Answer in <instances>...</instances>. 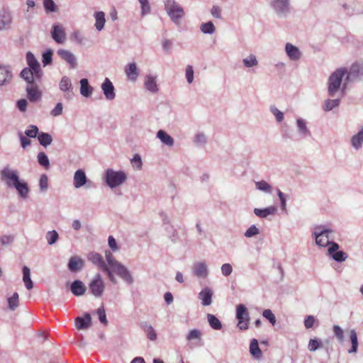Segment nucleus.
<instances>
[{
  "instance_id": "nucleus-40",
  "label": "nucleus",
  "mask_w": 363,
  "mask_h": 363,
  "mask_svg": "<svg viewBox=\"0 0 363 363\" xmlns=\"http://www.w3.org/2000/svg\"><path fill=\"white\" fill-rule=\"evenodd\" d=\"M351 143L353 147L359 150L363 143V127L362 128L351 138Z\"/></svg>"
},
{
  "instance_id": "nucleus-25",
  "label": "nucleus",
  "mask_w": 363,
  "mask_h": 363,
  "mask_svg": "<svg viewBox=\"0 0 363 363\" xmlns=\"http://www.w3.org/2000/svg\"><path fill=\"white\" fill-rule=\"evenodd\" d=\"M213 295V292L212 289L208 287H205L199 293L198 297L201 301V304L203 306H208L212 303Z\"/></svg>"
},
{
  "instance_id": "nucleus-59",
  "label": "nucleus",
  "mask_w": 363,
  "mask_h": 363,
  "mask_svg": "<svg viewBox=\"0 0 363 363\" xmlns=\"http://www.w3.org/2000/svg\"><path fill=\"white\" fill-rule=\"evenodd\" d=\"M96 313L98 314L99 321L102 324L107 325L108 320L106 319V315L105 309L104 308V307L101 306V307L99 308L96 311Z\"/></svg>"
},
{
  "instance_id": "nucleus-54",
  "label": "nucleus",
  "mask_w": 363,
  "mask_h": 363,
  "mask_svg": "<svg viewBox=\"0 0 363 363\" xmlns=\"http://www.w3.org/2000/svg\"><path fill=\"white\" fill-rule=\"evenodd\" d=\"M40 190L42 192H45L48 189V177L46 174H43L40 176L39 181Z\"/></svg>"
},
{
  "instance_id": "nucleus-27",
  "label": "nucleus",
  "mask_w": 363,
  "mask_h": 363,
  "mask_svg": "<svg viewBox=\"0 0 363 363\" xmlns=\"http://www.w3.org/2000/svg\"><path fill=\"white\" fill-rule=\"evenodd\" d=\"M84 260L78 256H73L68 263V269L72 272L80 271L84 266Z\"/></svg>"
},
{
  "instance_id": "nucleus-26",
  "label": "nucleus",
  "mask_w": 363,
  "mask_h": 363,
  "mask_svg": "<svg viewBox=\"0 0 363 363\" xmlns=\"http://www.w3.org/2000/svg\"><path fill=\"white\" fill-rule=\"evenodd\" d=\"M13 75L9 66H0V86L11 82Z\"/></svg>"
},
{
  "instance_id": "nucleus-61",
  "label": "nucleus",
  "mask_w": 363,
  "mask_h": 363,
  "mask_svg": "<svg viewBox=\"0 0 363 363\" xmlns=\"http://www.w3.org/2000/svg\"><path fill=\"white\" fill-rule=\"evenodd\" d=\"M259 233V229L255 225H252L245 233L246 238H252Z\"/></svg>"
},
{
  "instance_id": "nucleus-23",
  "label": "nucleus",
  "mask_w": 363,
  "mask_h": 363,
  "mask_svg": "<svg viewBox=\"0 0 363 363\" xmlns=\"http://www.w3.org/2000/svg\"><path fill=\"white\" fill-rule=\"evenodd\" d=\"M74 322L77 330H87L91 325V317L89 313H85L84 317H77Z\"/></svg>"
},
{
  "instance_id": "nucleus-35",
  "label": "nucleus",
  "mask_w": 363,
  "mask_h": 363,
  "mask_svg": "<svg viewBox=\"0 0 363 363\" xmlns=\"http://www.w3.org/2000/svg\"><path fill=\"white\" fill-rule=\"evenodd\" d=\"M88 259L93 264L98 265L99 269L104 270V266H108L103 260L102 256L96 252H90L88 255Z\"/></svg>"
},
{
  "instance_id": "nucleus-22",
  "label": "nucleus",
  "mask_w": 363,
  "mask_h": 363,
  "mask_svg": "<svg viewBox=\"0 0 363 363\" xmlns=\"http://www.w3.org/2000/svg\"><path fill=\"white\" fill-rule=\"evenodd\" d=\"M363 77V62L353 63L347 73V79Z\"/></svg>"
},
{
  "instance_id": "nucleus-46",
  "label": "nucleus",
  "mask_w": 363,
  "mask_h": 363,
  "mask_svg": "<svg viewBox=\"0 0 363 363\" xmlns=\"http://www.w3.org/2000/svg\"><path fill=\"white\" fill-rule=\"evenodd\" d=\"M200 29L204 34H213L216 31L215 26L211 21L201 23Z\"/></svg>"
},
{
  "instance_id": "nucleus-53",
  "label": "nucleus",
  "mask_w": 363,
  "mask_h": 363,
  "mask_svg": "<svg viewBox=\"0 0 363 363\" xmlns=\"http://www.w3.org/2000/svg\"><path fill=\"white\" fill-rule=\"evenodd\" d=\"M141 7V15L145 16L150 13L151 8L149 4V0H138Z\"/></svg>"
},
{
  "instance_id": "nucleus-33",
  "label": "nucleus",
  "mask_w": 363,
  "mask_h": 363,
  "mask_svg": "<svg viewBox=\"0 0 363 363\" xmlns=\"http://www.w3.org/2000/svg\"><path fill=\"white\" fill-rule=\"evenodd\" d=\"M277 211L276 207L271 206L269 207H267L265 208H255L254 209V213L262 218H265L268 216L274 215Z\"/></svg>"
},
{
  "instance_id": "nucleus-30",
  "label": "nucleus",
  "mask_w": 363,
  "mask_h": 363,
  "mask_svg": "<svg viewBox=\"0 0 363 363\" xmlns=\"http://www.w3.org/2000/svg\"><path fill=\"white\" fill-rule=\"evenodd\" d=\"M28 98L30 101L35 102L40 99L41 92L39 91L37 86L33 84H28L26 87Z\"/></svg>"
},
{
  "instance_id": "nucleus-41",
  "label": "nucleus",
  "mask_w": 363,
  "mask_h": 363,
  "mask_svg": "<svg viewBox=\"0 0 363 363\" xmlns=\"http://www.w3.org/2000/svg\"><path fill=\"white\" fill-rule=\"evenodd\" d=\"M242 63L245 67L252 68L258 66V60L254 54H250L242 59Z\"/></svg>"
},
{
  "instance_id": "nucleus-52",
  "label": "nucleus",
  "mask_w": 363,
  "mask_h": 363,
  "mask_svg": "<svg viewBox=\"0 0 363 363\" xmlns=\"http://www.w3.org/2000/svg\"><path fill=\"white\" fill-rule=\"evenodd\" d=\"M27 9L25 13V17L27 19H30L33 17V9L35 6V3L33 0H26Z\"/></svg>"
},
{
  "instance_id": "nucleus-48",
  "label": "nucleus",
  "mask_w": 363,
  "mask_h": 363,
  "mask_svg": "<svg viewBox=\"0 0 363 363\" xmlns=\"http://www.w3.org/2000/svg\"><path fill=\"white\" fill-rule=\"evenodd\" d=\"M38 162L39 164L45 167V169H48L50 167V161L46 155V154L43 152H40L38 154L37 156Z\"/></svg>"
},
{
  "instance_id": "nucleus-16",
  "label": "nucleus",
  "mask_w": 363,
  "mask_h": 363,
  "mask_svg": "<svg viewBox=\"0 0 363 363\" xmlns=\"http://www.w3.org/2000/svg\"><path fill=\"white\" fill-rule=\"evenodd\" d=\"M101 90L105 98L108 101H112L116 98L115 88L108 78H106L101 85Z\"/></svg>"
},
{
  "instance_id": "nucleus-7",
  "label": "nucleus",
  "mask_w": 363,
  "mask_h": 363,
  "mask_svg": "<svg viewBox=\"0 0 363 363\" xmlns=\"http://www.w3.org/2000/svg\"><path fill=\"white\" fill-rule=\"evenodd\" d=\"M236 318L238 320L237 326L240 330H246L248 329L250 315L247 308L244 305L239 304L237 306Z\"/></svg>"
},
{
  "instance_id": "nucleus-44",
  "label": "nucleus",
  "mask_w": 363,
  "mask_h": 363,
  "mask_svg": "<svg viewBox=\"0 0 363 363\" xmlns=\"http://www.w3.org/2000/svg\"><path fill=\"white\" fill-rule=\"evenodd\" d=\"M207 319L211 327L214 330H220L222 328L221 322L213 314H207Z\"/></svg>"
},
{
  "instance_id": "nucleus-2",
  "label": "nucleus",
  "mask_w": 363,
  "mask_h": 363,
  "mask_svg": "<svg viewBox=\"0 0 363 363\" xmlns=\"http://www.w3.org/2000/svg\"><path fill=\"white\" fill-rule=\"evenodd\" d=\"M164 9L171 21L176 25H179L185 15L182 6L175 0H165Z\"/></svg>"
},
{
  "instance_id": "nucleus-8",
  "label": "nucleus",
  "mask_w": 363,
  "mask_h": 363,
  "mask_svg": "<svg viewBox=\"0 0 363 363\" xmlns=\"http://www.w3.org/2000/svg\"><path fill=\"white\" fill-rule=\"evenodd\" d=\"M8 189H15L18 196L23 200L27 199L29 196L30 189L28 184L24 179H21V177L17 179V182H13L9 186Z\"/></svg>"
},
{
  "instance_id": "nucleus-24",
  "label": "nucleus",
  "mask_w": 363,
  "mask_h": 363,
  "mask_svg": "<svg viewBox=\"0 0 363 363\" xmlns=\"http://www.w3.org/2000/svg\"><path fill=\"white\" fill-rule=\"evenodd\" d=\"M87 177L84 170L77 169L74 174L73 185L76 189H79L87 183Z\"/></svg>"
},
{
  "instance_id": "nucleus-36",
  "label": "nucleus",
  "mask_w": 363,
  "mask_h": 363,
  "mask_svg": "<svg viewBox=\"0 0 363 363\" xmlns=\"http://www.w3.org/2000/svg\"><path fill=\"white\" fill-rule=\"evenodd\" d=\"M20 76L28 83V84H33L34 80L36 79L35 72L28 67L24 68L21 71Z\"/></svg>"
},
{
  "instance_id": "nucleus-19",
  "label": "nucleus",
  "mask_w": 363,
  "mask_h": 363,
  "mask_svg": "<svg viewBox=\"0 0 363 363\" xmlns=\"http://www.w3.org/2000/svg\"><path fill=\"white\" fill-rule=\"evenodd\" d=\"M285 52L289 59L292 61H298L302 57V52L299 48L291 43H286Z\"/></svg>"
},
{
  "instance_id": "nucleus-63",
  "label": "nucleus",
  "mask_w": 363,
  "mask_h": 363,
  "mask_svg": "<svg viewBox=\"0 0 363 363\" xmlns=\"http://www.w3.org/2000/svg\"><path fill=\"white\" fill-rule=\"evenodd\" d=\"M221 12H222L221 8L216 5L213 6L211 9V14L215 18H218V19L222 18Z\"/></svg>"
},
{
  "instance_id": "nucleus-64",
  "label": "nucleus",
  "mask_w": 363,
  "mask_h": 363,
  "mask_svg": "<svg viewBox=\"0 0 363 363\" xmlns=\"http://www.w3.org/2000/svg\"><path fill=\"white\" fill-rule=\"evenodd\" d=\"M263 316L267 318V320H269V321L272 324V325H274L275 323H276V317L275 315H274V313L272 312L271 310L269 309H265L264 311H263V313H262Z\"/></svg>"
},
{
  "instance_id": "nucleus-39",
  "label": "nucleus",
  "mask_w": 363,
  "mask_h": 363,
  "mask_svg": "<svg viewBox=\"0 0 363 363\" xmlns=\"http://www.w3.org/2000/svg\"><path fill=\"white\" fill-rule=\"evenodd\" d=\"M23 271V281L26 288L30 290L33 287V283L30 278V270L27 266H24L22 269Z\"/></svg>"
},
{
  "instance_id": "nucleus-4",
  "label": "nucleus",
  "mask_w": 363,
  "mask_h": 363,
  "mask_svg": "<svg viewBox=\"0 0 363 363\" xmlns=\"http://www.w3.org/2000/svg\"><path fill=\"white\" fill-rule=\"evenodd\" d=\"M333 230L325 225L315 226L313 232V235L315 237V244L319 247L330 246L333 242L330 240L332 239L331 234Z\"/></svg>"
},
{
  "instance_id": "nucleus-14",
  "label": "nucleus",
  "mask_w": 363,
  "mask_h": 363,
  "mask_svg": "<svg viewBox=\"0 0 363 363\" xmlns=\"http://www.w3.org/2000/svg\"><path fill=\"white\" fill-rule=\"evenodd\" d=\"M51 36L55 43L63 44L66 40V33L65 28L60 23H55L52 26Z\"/></svg>"
},
{
  "instance_id": "nucleus-56",
  "label": "nucleus",
  "mask_w": 363,
  "mask_h": 363,
  "mask_svg": "<svg viewBox=\"0 0 363 363\" xmlns=\"http://www.w3.org/2000/svg\"><path fill=\"white\" fill-rule=\"evenodd\" d=\"M43 6L46 11L50 12H56L57 6L53 0H43Z\"/></svg>"
},
{
  "instance_id": "nucleus-32",
  "label": "nucleus",
  "mask_w": 363,
  "mask_h": 363,
  "mask_svg": "<svg viewBox=\"0 0 363 363\" xmlns=\"http://www.w3.org/2000/svg\"><path fill=\"white\" fill-rule=\"evenodd\" d=\"M250 353L255 359H260L262 357V352L259 347L257 339H252L250 344Z\"/></svg>"
},
{
  "instance_id": "nucleus-45",
  "label": "nucleus",
  "mask_w": 363,
  "mask_h": 363,
  "mask_svg": "<svg viewBox=\"0 0 363 363\" xmlns=\"http://www.w3.org/2000/svg\"><path fill=\"white\" fill-rule=\"evenodd\" d=\"M256 188L267 194H271L272 192V187L267 182L262 180L255 182Z\"/></svg>"
},
{
  "instance_id": "nucleus-17",
  "label": "nucleus",
  "mask_w": 363,
  "mask_h": 363,
  "mask_svg": "<svg viewBox=\"0 0 363 363\" xmlns=\"http://www.w3.org/2000/svg\"><path fill=\"white\" fill-rule=\"evenodd\" d=\"M26 60L29 66L28 68L35 72V79H40L42 75L40 65L35 57L34 55L30 52H27Z\"/></svg>"
},
{
  "instance_id": "nucleus-15",
  "label": "nucleus",
  "mask_w": 363,
  "mask_h": 363,
  "mask_svg": "<svg viewBox=\"0 0 363 363\" xmlns=\"http://www.w3.org/2000/svg\"><path fill=\"white\" fill-rule=\"evenodd\" d=\"M57 53L61 59L69 64L70 68L75 69L77 67V57L71 51L65 49H59Z\"/></svg>"
},
{
  "instance_id": "nucleus-11",
  "label": "nucleus",
  "mask_w": 363,
  "mask_h": 363,
  "mask_svg": "<svg viewBox=\"0 0 363 363\" xmlns=\"http://www.w3.org/2000/svg\"><path fill=\"white\" fill-rule=\"evenodd\" d=\"M13 24V16L11 12L3 8L0 9V31L8 30L11 28Z\"/></svg>"
},
{
  "instance_id": "nucleus-62",
  "label": "nucleus",
  "mask_w": 363,
  "mask_h": 363,
  "mask_svg": "<svg viewBox=\"0 0 363 363\" xmlns=\"http://www.w3.org/2000/svg\"><path fill=\"white\" fill-rule=\"evenodd\" d=\"M321 346V343L317 339H311L308 342V348L311 352H315Z\"/></svg>"
},
{
  "instance_id": "nucleus-38",
  "label": "nucleus",
  "mask_w": 363,
  "mask_h": 363,
  "mask_svg": "<svg viewBox=\"0 0 363 363\" xmlns=\"http://www.w3.org/2000/svg\"><path fill=\"white\" fill-rule=\"evenodd\" d=\"M94 26L98 31L104 29L106 23L105 13L103 11H97L94 13Z\"/></svg>"
},
{
  "instance_id": "nucleus-20",
  "label": "nucleus",
  "mask_w": 363,
  "mask_h": 363,
  "mask_svg": "<svg viewBox=\"0 0 363 363\" xmlns=\"http://www.w3.org/2000/svg\"><path fill=\"white\" fill-rule=\"evenodd\" d=\"M192 272L198 278H206L208 275L206 263L205 262H195L192 267Z\"/></svg>"
},
{
  "instance_id": "nucleus-28",
  "label": "nucleus",
  "mask_w": 363,
  "mask_h": 363,
  "mask_svg": "<svg viewBox=\"0 0 363 363\" xmlns=\"http://www.w3.org/2000/svg\"><path fill=\"white\" fill-rule=\"evenodd\" d=\"M140 327L143 329L150 340L155 341L157 340V335L150 323L147 321L141 322Z\"/></svg>"
},
{
  "instance_id": "nucleus-42",
  "label": "nucleus",
  "mask_w": 363,
  "mask_h": 363,
  "mask_svg": "<svg viewBox=\"0 0 363 363\" xmlns=\"http://www.w3.org/2000/svg\"><path fill=\"white\" fill-rule=\"evenodd\" d=\"M38 140L39 143L45 147L50 145L52 142V136L49 133L43 132H41L38 134Z\"/></svg>"
},
{
  "instance_id": "nucleus-51",
  "label": "nucleus",
  "mask_w": 363,
  "mask_h": 363,
  "mask_svg": "<svg viewBox=\"0 0 363 363\" xmlns=\"http://www.w3.org/2000/svg\"><path fill=\"white\" fill-rule=\"evenodd\" d=\"M58 238H59V235H58L57 232L55 230L48 231L46 233V239H47L48 243L50 245L55 244L57 242V240H58Z\"/></svg>"
},
{
  "instance_id": "nucleus-5",
  "label": "nucleus",
  "mask_w": 363,
  "mask_h": 363,
  "mask_svg": "<svg viewBox=\"0 0 363 363\" xmlns=\"http://www.w3.org/2000/svg\"><path fill=\"white\" fill-rule=\"evenodd\" d=\"M104 179L106 184L113 189L122 185L127 180V175L123 171H116L113 169H107Z\"/></svg>"
},
{
  "instance_id": "nucleus-60",
  "label": "nucleus",
  "mask_w": 363,
  "mask_h": 363,
  "mask_svg": "<svg viewBox=\"0 0 363 363\" xmlns=\"http://www.w3.org/2000/svg\"><path fill=\"white\" fill-rule=\"evenodd\" d=\"M201 336V333L200 330L197 329H193L189 331L188 335H186V340L189 341L196 340V339H200Z\"/></svg>"
},
{
  "instance_id": "nucleus-18",
  "label": "nucleus",
  "mask_w": 363,
  "mask_h": 363,
  "mask_svg": "<svg viewBox=\"0 0 363 363\" xmlns=\"http://www.w3.org/2000/svg\"><path fill=\"white\" fill-rule=\"evenodd\" d=\"M144 87L150 93L157 94L159 91L157 76L152 74H147L144 79Z\"/></svg>"
},
{
  "instance_id": "nucleus-31",
  "label": "nucleus",
  "mask_w": 363,
  "mask_h": 363,
  "mask_svg": "<svg viewBox=\"0 0 363 363\" xmlns=\"http://www.w3.org/2000/svg\"><path fill=\"white\" fill-rule=\"evenodd\" d=\"M80 84V94L86 98H89L91 96L94 88L89 85V81L87 79H82L79 81Z\"/></svg>"
},
{
  "instance_id": "nucleus-37",
  "label": "nucleus",
  "mask_w": 363,
  "mask_h": 363,
  "mask_svg": "<svg viewBox=\"0 0 363 363\" xmlns=\"http://www.w3.org/2000/svg\"><path fill=\"white\" fill-rule=\"evenodd\" d=\"M296 126L298 133L303 136L308 137L311 135V132L307 127L306 121L303 118H298L296 120Z\"/></svg>"
},
{
  "instance_id": "nucleus-10",
  "label": "nucleus",
  "mask_w": 363,
  "mask_h": 363,
  "mask_svg": "<svg viewBox=\"0 0 363 363\" xmlns=\"http://www.w3.org/2000/svg\"><path fill=\"white\" fill-rule=\"evenodd\" d=\"M271 5L281 17H286L290 13V0H272Z\"/></svg>"
},
{
  "instance_id": "nucleus-49",
  "label": "nucleus",
  "mask_w": 363,
  "mask_h": 363,
  "mask_svg": "<svg viewBox=\"0 0 363 363\" xmlns=\"http://www.w3.org/2000/svg\"><path fill=\"white\" fill-rule=\"evenodd\" d=\"M8 306L11 311H14L18 306V294L17 292L8 298Z\"/></svg>"
},
{
  "instance_id": "nucleus-55",
  "label": "nucleus",
  "mask_w": 363,
  "mask_h": 363,
  "mask_svg": "<svg viewBox=\"0 0 363 363\" xmlns=\"http://www.w3.org/2000/svg\"><path fill=\"white\" fill-rule=\"evenodd\" d=\"M38 128L35 125H30L28 129L25 131L26 136L29 138H35L39 134Z\"/></svg>"
},
{
  "instance_id": "nucleus-58",
  "label": "nucleus",
  "mask_w": 363,
  "mask_h": 363,
  "mask_svg": "<svg viewBox=\"0 0 363 363\" xmlns=\"http://www.w3.org/2000/svg\"><path fill=\"white\" fill-rule=\"evenodd\" d=\"M185 77L187 82L190 84L194 81V72L191 65H187L185 69Z\"/></svg>"
},
{
  "instance_id": "nucleus-12",
  "label": "nucleus",
  "mask_w": 363,
  "mask_h": 363,
  "mask_svg": "<svg viewBox=\"0 0 363 363\" xmlns=\"http://www.w3.org/2000/svg\"><path fill=\"white\" fill-rule=\"evenodd\" d=\"M59 89L63 92V96L67 100H71L74 96L73 86L71 79L64 76L59 83Z\"/></svg>"
},
{
  "instance_id": "nucleus-47",
  "label": "nucleus",
  "mask_w": 363,
  "mask_h": 363,
  "mask_svg": "<svg viewBox=\"0 0 363 363\" xmlns=\"http://www.w3.org/2000/svg\"><path fill=\"white\" fill-rule=\"evenodd\" d=\"M340 104V99H327L324 102L323 105V109L325 111H331L333 108L337 107Z\"/></svg>"
},
{
  "instance_id": "nucleus-9",
  "label": "nucleus",
  "mask_w": 363,
  "mask_h": 363,
  "mask_svg": "<svg viewBox=\"0 0 363 363\" xmlns=\"http://www.w3.org/2000/svg\"><path fill=\"white\" fill-rule=\"evenodd\" d=\"M89 288L91 294L95 297H101L102 296L105 284L100 274L95 275L94 278L89 283Z\"/></svg>"
},
{
  "instance_id": "nucleus-57",
  "label": "nucleus",
  "mask_w": 363,
  "mask_h": 363,
  "mask_svg": "<svg viewBox=\"0 0 363 363\" xmlns=\"http://www.w3.org/2000/svg\"><path fill=\"white\" fill-rule=\"evenodd\" d=\"M269 110L270 112L275 116L277 122L280 123L284 120V113L275 106H271Z\"/></svg>"
},
{
  "instance_id": "nucleus-21",
  "label": "nucleus",
  "mask_w": 363,
  "mask_h": 363,
  "mask_svg": "<svg viewBox=\"0 0 363 363\" xmlns=\"http://www.w3.org/2000/svg\"><path fill=\"white\" fill-rule=\"evenodd\" d=\"M124 71L128 80L132 82H136L139 76V69L135 62L127 64Z\"/></svg>"
},
{
  "instance_id": "nucleus-34",
  "label": "nucleus",
  "mask_w": 363,
  "mask_h": 363,
  "mask_svg": "<svg viewBox=\"0 0 363 363\" xmlns=\"http://www.w3.org/2000/svg\"><path fill=\"white\" fill-rule=\"evenodd\" d=\"M157 138L160 139L163 144L168 147H172L174 144V138L163 130L157 131Z\"/></svg>"
},
{
  "instance_id": "nucleus-3",
  "label": "nucleus",
  "mask_w": 363,
  "mask_h": 363,
  "mask_svg": "<svg viewBox=\"0 0 363 363\" xmlns=\"http://www.w3.org/2000/svg\"><path fill=\"white\" fill-rule=\"evenodd\" d=\"M347 70L345 68L336 69L331 74L328 79V95L331 97L335 96L340 91L343 77L347 74Z\"/></svg>"
},
{
  "instance_id": "nucleus-29",
  "label": "nucleus",
  "mask_w": 363,
  "mask_h": 363,
  "mask_svg": "<svg viewBox=\"0 0 363 363\" xmlns=\"http://www.w3.org/2000/svg\"><path fill=\"white\" fill-rule=\"evenodd\" d=\"M70 290L74 296H80L85 294L86 286L82 281L75 280L71 284Z\"/></svg>"
},
{
  "instance_id": "nucleus-13",
  "label": "nucleus",
  "mask_w": 363,
  "mask_h": 363,
  "mask_svg": "<svg viewBox=\"0 0 363 363\" xmlns=\"http://www.w3.org/2000/svg\"><path fill=\"white\" fill-rule=\"evenodd\" d=\"M340 245L336 242H332L331 245L328 249V255L336 262H342L347 258L346 252L338 250Z\"/></svg>"
},
{
  "instance_id": "nucleus-6",
  "label": "nucleus",
  "mask_w": 363,
  "mask_h": 363,
  "mask_svg": "<svg viewBox=\"0 0 363 363\" xmlns=\"http://www.w3.org/2000/svg\"><path fill=\"white\" fill-rule=\"evenodd\" d=\"M20 178L19 172L9 164H6L0 170V179L8 188Z\"/></svg>"
},
{
  "instance_id": "nucleus-1",
  "label": "nucleus",
  "mask_w": 363,
  "mask_h": 363,
  "mask_svg": "<svg viewBox=\"0 0 363 363\" xmlns=\"http://www.w3.org/2000/svg\"><path fill=\"white\" fill-rule=\"evenodd\" d=\"M105 257L107 262L106 264L114 272V273L120 277L128 284L130 285L134 282V279L128 269L122 263L116 260L113 254L110 251H106Z\"/></svg>"
},
{
  "instance_id": "nucleus-50",
  "label": "nucleus",
  "mask_w": 363,
  "mask_h": 363,
  "mask_svg": "<svg viewBox=\"0 0 363 363\" xmlns=\"http://www.w3.org/2000/svg\"><path fill=\"white\" fill-rule=\"evenodd\" d=\"M70 39L79 45H83L86 40L79 30L73 32L70 35Z\"/></svg>"
},
{
  "instance_id": "nucleus-43",
  "label": "nucleus",
  "mask_w": 363,
  "mask_h": 363,
  "mask_svg": "<svg viewBox=\"0 0 363 363\" xmlns=\"http://www.w3.org/2000/svg\"><path fill=\"white\" fill-rule=\"evenodd\" d=\"M350 337L352 343L351 348L348 350V353H356L358 348L357 335L355 330L352 329L350 332Z\"/></svg>"
}]
</instances>
